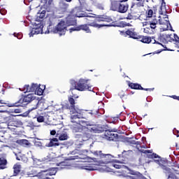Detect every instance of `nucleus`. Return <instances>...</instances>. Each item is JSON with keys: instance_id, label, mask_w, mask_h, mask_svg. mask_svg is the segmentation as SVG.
I'll list each match as a JSON object with an SVG mask.
<instances>
[{"instance_id": "obj_1", "label": "nucleus", "mask_w": 179, "mask_h": 179, "mask_svg": "<svg viewBox=\"0 0 179 179\" xmlns=\"http://www.w3.org/2000/svg\"><path fill=\"white\" fill-rule=\"evenodd\" d=\"M76 16L72 15H68L66 20V22L64 20L60 21L57 26H55V23L57 22V20L52 18L49 21V26L48 27V31L49 33H54L59 34V36H64L65 33H66V24L67 26H76L78 24V22Z\"/></svg>"}, {"instance_id": "obj_2", "label": "nucleus", "mask_w": 179, "mask_h": 179, "mask_svg": "<svg viewBox=\"0 0 179 179\" xmlns=\"http://www.w3.org/2000/svg\"><path fill=\"white\" fill-rule=\"evenodd\" d=\"M76 17H85L84 22L90 26V27H94L95 29H101V27H110L111 24H98L100 22H106V23H111L113 19L106 15H99L92 20V17H94L92 15H89L86 12L77 13L75 14Z\"/></svg>"}, {"instance_id": "obj_3", "label": "nucleus", "mask_w": 179, "mask_h": 179, "mask_svg": "<svg viewBox=\"0 0 179 179\" xmlns=\"http://www.w3.org/2000/svg\"><path fill=\"white\" fill-rule=\"evenodd\" d=\"M91 153L97 157H100V159H99L97 158H92L93 162L96 163L97 166H100L101 164H108V163H120V164H124V159L120 161L118 159H113L114 156L111 155V154H103L101 150L99 151H91Z\"/></svg>"}, {"instance_id": "obj_4", "label": "nucleus", "mask_w": 179, "mask_h": 179, "mask_svg": "<svg viewBox=\"0 0 179 179\" xmlns=\"http://www.w3.org/2000/svg\"><path fill=\"white\" fill-rule=\"evenodd\" d=\"M23 103H25L26 104H29V103H31L29 105L30 108L28 109L27 113H31L33 110H37V107H38V103H40V101L36 99L33 94H29L26 96H22L15 103L8 106V107H19L20 106V104H23Z\"/></svg>"}, {"instance_id": "obj_5", "label": "nucleus", "mask_w": 179, "mask_h": 179, "mask_svg": "<svg viewBox=\"0 0 179 179\" xmlns=\"http://www.w3.org/2000/svg\"><path fill=\"white\" fill-rule=\"evenodd\" d=\"M69 101L71 104L69 105H66L64 106H62V108H66L71 110V113H81L82 111H91V113H105L106 110H104V108L100 107L99 106H95L94 108L90 109V110H81L79 109V108L75 106V99L73 97H69Z\"/></svg>"}, {"instance_id": "obj_6", "label": "nucleus", "mask_w": 179, "mask_h": 179, "mask_svg": "<svg viewBox=\"0 0 179 179\" xmlns=\"http://www.w3.org/2000/svg\"><path fill=\"white\" fill-rule=\"evenodd\" d=\"M129 8L128 0L113 1L111 3L110 9L119 13H127Z\"/></svg>"}, {"instance_id": "obj_7", "label": "nucleus", "mask_w": 179, "mask_h": 179, "mask_svg": "<svg viewBox=\"0 0 179 179\" xmlns=\"http://www.w3.org/2000/svg\"><path fill=\"white\" fill-rule=\"evenodd\" d=\"M15 117H23L24 118H26V117H29V113H23L20 115H9L4 117V121L5 122L8 123V126L19 128L23 125V123L21 121L15 120Z\"/></svg>"}, {"instance_id": "obj_8", "label": "nucleus", "mask_w": 179, "mask_h": 179, "mask_svg": "<svg viewBox=\"0 0 179 179\" xmlns=\"http://www.w3.org/2000/svg\"><path fill=\"white\" fill-rule=\"evenodd\" d=\"M70 85L71 87L70 88V92L73 90H78V92H85L87 87V80L83 78H80L78 81L75 80H70Z\"/></svg>"}, {"instance_id": "obj_9", "label": "nucleus", "mask_w": 179, "mask_h": 179, "mask_svg": "<svg viewBox=\"0 0 179 179\" xmlns=\"http://www.w3.org/2000/svg\"><path fill=\"white\" fill-rule=\"evenodd\" d=\"M56 166L60 167L49 168L48 169L44 171L45 173H47L46 176H55L58 170H64V169H66V167L69 166V164L65 161H61L60 162L57 163Z\"/></svg>"}, {"instance_id": "obj_10", "label": "nucleus", "mask_w": 179, "mask_h": 179, "mask_svg": "<svg viewBox=\"0 0 179 179\" xmlns=\"http://www.w3.org/2000/svg\"><path fill=\"white\" fill-rule=\"evenodd\" d=\"M145 13H146V18L145 19V20H146L145 24H149L150 29H156V26L159 22V21H157V20L155 17H153V10L149 9L145 12Z\"/></svg>"}, {"instance_id": "obj_11", "label": "nucleus", "mask_w": 179, "mask_h": 179, "mask_svg": "<svg viewBox=\"0 0 179 179\" xmlns=\"http://www.w3.org/2000/svg\"><path fill=\"white\" fill-rule=\"evenodd\" d=\"M80 122H82L83 125L89 127H87V129L90 131V132H93L94 134H101V132H104V129L99 124H90L87 121H80Z\"/></svg>"}, {"instance_id": "obj_12", "label": "nucleus", "mask_w": 179, "mask_h": 179, "mask_svg": "<svg viewBox=\"0 0 179 179\" xmlns=\"http://www.w3.org/2000/svg\"><path fill=\"white\" fill-rule=\"evenodd\" d=\"M104 136L107 141H113V142H118L120 141L118 134H115L113 131L105 130Z\"/></svg>"}, {"instance_id": "obj_13", "label": "nucleus", "mask_w": 179, "mask_h": 179, "mask_svg": "<svg viewBox=\"0 0 179 179\" xmlns=\"http://www.w3.org/2000/svg\"><path fill=\"white\" fill-rule=\"evenodd\" d=\"M174 35L173 34H162L159 36V40L161 43L164 44H167V43H173L174 41Z\"/></svg>"}, {"instance_id": "obj_14", "label": "nucleus", "mask_w": 179, "mask_h": 179, "mask_svg": "<svg viewBox=\"0 0 179 179\" xmlns=\"http://www.w3.org/2000/svg\"><path fill=\"white\" fill-rule=\"evenodd\" d=\"M159 167H160V169L164 170V173H165L166 174H167V173H169V175L168 176V179H178L177 176H176V173H173V171L171 170V169H170V168L167 167L166 166L163 165L162 164H159Z\"/></svg>"}, {"instance_id": "obj_15", "label": "nucleus", "mask_w": 179, "mask_h": 179, "mask_svg": "<svg viewBox=\"0 0 179 179\" xmlns=\"http://www.w3.org/2000/svg\"><path fill=\"white\" fill-rule=\"evenodd\" d=\"M128 86L130 89H134V90H145V92H152L155 88H143L141 84L134 83L129 81Z\"/></svg>"}, {"instance_id": "obj_16", "label": "nucleus", "mask_w": 179, "mask_h": 179, "mask_svg": "<svg viewBox=\"0 0 179 179\" xmlns=\"http://www.w3.org/2000/svg\"><path fill=\"white\" fill-rule=\"evenodd\" d=\"M59 141L57 138H50V143L48 144H45L46 148H52L54 146H59V145H63L64 146H68V143L64 142L63 143H61L58 142Z\"/></svg>"}, {"instance_id": "obj_17", "label": "nucleus", "mask_w": 179, "mask_h": 179, "mask_svg": "<svg viewBox=\"0 0 179 179\" xmlns=\"http://www.w3.org/2000/svg\"><path fill=\"white\" fill-rule=\"evenodd\" d=\"M131 13H129L126 19L127 20H134L135 19H138V17L139 19H141V13H136L138 12V10L132 8V6H131Z\"/></svg>"}, {"instance_id": "obj_18", "label": "nucleus", "mask_w": 179, "mask_h": 179, "mask_svg": "<svg viewBox=\"0 0 179 179\" xmlns=\"http://www.w3.org/2000/svg\"><path fill=\"white\" fill-rule=\"evenodd\" d=\"M85 128H86L85 124H83L82 123H77V124H73L71 126V129L74 134L83 132Z\"/></svg>"}, {"instance_id": "obj_19", "label": "nucleus", "mask_w": 179, "mask_h": 179, "mask_svg": "<svg viewBox=\"0 0 179 179\" xmlns=\"http://www.w3.org/2000/svg\"><path fill=\"white\" fill-rule=\"evenodd\" d=\"M75 138L78 139L79 142H86V141H89L92 138V134L90 133L76 134Z\"/></svg>"}, {"instance_id": "obj_20", "label": "nucleus", "mask_w": 179, "mask_h": 179, "mask_svg": "<svg viewBox=\"0 0 179 179\" xmlns=\"http://www.w3.org/2000/svg\"><path fill=\"white\" fill-rule=\"evenodd\" d=\"M82 118H83V114L80 113H77L76 115H71V122H76V124H82L80 121H85Z\"/></svg>"}, {"instance_id": "obj_21", "label": "nucleus", "mask_w": 179, "mask_h": 179, "mask_svg": "<svg viewBox=\"0 0 179 179\" xmlns=\"http://www.w3.org/2000/svg\"><path fill=\"white\" fill-rule=\"evenodd\" d=\"M40 33H43V25L41 24H40L38 27L32 28L31 32L29 33V37L34 36V34H40Z\"/></svg>"}, {"instance_id": "obj_22", "label": "nucleus", "mask_w": 179, "mask_h": 179, "mask_svg": "<svg viewBox=\"0 0 179 179\" xmlns=\"http://www.w3.org/2000/svg\"><path fill=\"white\" fill-rule=\"evenodd\" d=\"M125 33L127 36H129L130 38H134V40H139L141 38V36L138 35V33L134 31L128 29Z\"/></svg>"}, {"instance_id": "obj_23", "label": "nucleus", "mask_w": 179, "mask_h": 179, "mask_svg": "<svg viewBox=\"0 0 179 179\" xmlns=\"http://www.w3.org/2000/svg\"><path fill=\"white\" fill-rule=\"evenodd\" d=\"M89 27H90V25L87 24H80L78 26V30H79V31L83 30V31H85V33H92V30H90Z\"/></svg>"}, {"instance_id": "obj_24", "label": "nucleus", "mask_w": 179, "mask_h": 179, "mask_svg": "<svg viewBox=\"0 0 179 179\" xmlns=\"http://www.w3.org/2000/svg\"><path fill=\"white\" fill-rule=\"evenodd\" d=\"M5 157H6V155H4L3 157H0V170H4V169H6L8 160H6Z\"/></svg>"}, {"instance_id": "obj_25", "label": "nucleus", "mask_w": 179, "mask_h": 179, "mask_svg": "<svg viewBox=\"0 0 179 179\" xmlns=\"http://www.w3.org/2000/svg\"><path fill=\"white\" fill-rule=\"evenodd\" d=\"M147 157L148 159H155L154 162H155V163H157L159 164V166H160V156L157 155V154L156 153H152V154H148L147 155Z\"/></svg>"}, {"instance_id": "obj_26", "label": "nucleus", "mask_w": 179, "mask_h": 179, "mask_svg": "<svg viewBox=\"0 0 179 179\" xmlns=\"http://www.w3.org/2000/svg\"><path fill=\"white\" fill-rule=\"evenodd\" d=\"M158 22L159 24H164L166 26V29H169V24H170V21H169V15H165V17L160 18Z\"/></svg>"}, {"instance_id": "obj_27", "label": "nucleus", "mask_w": 179, "mask_h": 179, "mask_svg": "<svg viewBox=\"0 0 179 179\" xmlns=\"http://www.w3.org/2000/svg\"><path fill=\"white\" fill-rule=\"evenodd\" d=\"M13 176L14 177H16V176L19 175V173H20V170H22V165H20V164H15L13 166Z\"/></svg>"}, {"instance_id": "obj_28", "label": "nucleus", "mask_w": 179, "mask_h": 179, "mask_svg": "<svg viewBox=\"0 0 179 179\" xmlns=\"http://www.w3.org/2000/svg\"><path fill=\"white\" fill-rule=\"evenodd\" d=\"M138 41H141V43H144L145 44H149L150 43V41H152V37L140 36Z\"/></svg>"}, {"instance_id": "obj_29", "label": "nucleus", "mask_w": 179, "mask_h": 179, "mask_svg": "<svg viewBox=\"0 0 179 179\" xmlns=\"http://www.w3.org/2000/svg\"><path fill=\"white\" fill-rule=\"evenodd\" d=\"M56 138H59V141H68V139H69V136H68L67 132H64L62 133L59 136L57 134Z\"/></svg>"}, {"instance_id": "obj_30", "label": "nucleus", "mask_w": 179, "mask_h": 179, "mask_svg": "<svg viewBox=\"0 0 179 179\" xmlns=\"http://www.w3.org/2000/svg\"><path fill=\"white\" fill-rule=\"evenodd\" d=\"M167 12V8H166V1L164 0H162V4L159 8L160 15H163Z\"/></svg>"}, {"instance_id": "obj_31", "label": "nucleus", "mask_w": 179, "mask_h": 179, "mask_svg": "<svg viewBox=\"0 0 179 179\" xmlns=\"http://www.w3.org/2000/svg\"><path fill=\"white\" fill-rule=\"evenodd\" d=\"M113 167H115V169H126L127 170H129V174H131V171H134V170H131L128 166L124 165V164H113Z\"/></svg>"}, {"instance_id": "obj_32", "label": "nucleus", "mask_w": 179, "mask_h": 179, "mask_svg": "<svg viewBox=\"0 0 179 179\" xmlns=\"http://www.w3.org/2000/svg\"><path fill=\"white\" fill-rule=\"evenodd\" d=\"M44 110H49L47 113H55L57 111H59V108H57V106H48L47 108H44Z\"/></svg>"}, {"instance_id": "obj_33", "label": "nucleus", "mask_w": 179, "mask_h": 179, "mask_svg": "<svg viewBox=\"0 0 179 179\" xmlns=\"http://www.w3.org/2000/svg\"><path fill=\"white\" fill-rule=\"evenodd\" d=\"M83 170H87V171H94L96 168L90 165H85L82 166Z\"/></svg>"}, {"instance_id": "obj_34", "label": "nucleus", "mask_w": 179, "mask_h": 179, "mask_svg": "<svg viewBox=\"0 0 179 179\" xmlns=\"http://www.w3.org/2000/svg\"><path fill=\"white\" fill-rule=\"evenodd\" d=\"M34 145L36 148H40V149H45V148H47L45 145H43V143H41V141H34Z\"/></svg>"}, {"instance_id": "obj_35", "label": "nucleus", "mask_w": 179, "mask_h": 179, "mask_svg": "<svg viewBox=\"0 0 179 179\" xmlns=\"http://www.w3.org/2000/svg\"><path fill=\"white\" fill-rule=\"evenodd\" d=\"M68 8H69V4L66 3H62L60 9L62 12H66L68 10Z\"/></svg>"}, {"instance_id": "obj_36", "label": "nucleus", "mask_w": 179, "mask_h": 179, "mask_svg": "<svg viewBox=\"0 0 179 179\" xmlns=\"http://www.w3.org/2000/svg\"><path fill=\"white\" fill-rule=\"evenodd\" d=\"M31 85H24V93H30V92H31Z\"/></svg>"}, {"instance_id": "obj_37", "label": "nucleus", "mask_w": 179, "mask_h": 179, "mask_svg": "<svg viewBox=\"0 0 179 179\" xmlns=\"http://www.w3.org/2000/svg\"><path fill=\"white\" fill-rule=\"evenodd\" d=\"M37 89H38V85H37V84L32 83L30 90L31 91V93H34V92H36Z\"/></svg>"}, {"instance_id": "obj_38", "label": "nucleus", "mask_w": 179, "mask_h": 179, "mask_svg": "<svg viewBox=\"0 0 179 179\" xmlns=\"http://www.w3.org/2000/svg\"><path fill=\"white\" fill-rule=\"evenodd\" d=\"M35 93H36L38 96H42L43 93H44V90L38 87V89H36V90L35 91Z\"/></svg>"}, {"instance_id": "obj_39", "label": "nucleus", "mask_w": 179, "mask_h": 179, "mask_svg": "<svg viewBox=\"0 0 179 179\" xmlns=\"http://www.w3.org/2000/svg\"><path fill=\"white\" fill-rule=\"evenodd\" d=\"M0 113H21L20 109L15 108L12 111L9 110H0Z\"/></svg>"}, {"instance_id": "obj_40", "label": "nucleus", "mask_w": 179, "mask_h": 179, "mask_svg": "<svg viewBox=\"0 0 179 179\" xmlns=\"http://www.w3.org/2000/svg\"><path fill=\"white\" fill-rule=\"evenodd\" d=\"M20 143H21V145H25L26 146H29V145H30L29 140H26V139L20 140Z\"/></svg>"}, {"instance_id": "obj_41", "label": "nucleus", "mask_w": 179, "mask_h": 179, "mask_svg": "<svg viewBox=\"0 0 179 179\" xmlns=\"http://www.w3.org/2000/svg\"><path fill=\"white\" fill-rule=\"evenodd\" d=\"M38 162H50L51 161V158H50V157L47 156V157H45L43 158H41V159H38Z\"/></svg>"}, {"instance_id": "obj_42", "label": "nucleus", "mask_w": 179, "mask_h": 179, "mask_svg": "<svg viewBox=\"0 0 179 179\" xmlns=\"http://www.w3.org/2000/svg\"><path fill=\"white\" fill-rule=\"evenodd\" d=\"M45 10H42L41 13L38 14V17H39V19H44V17H45Z\"/></svg>"}, {"instance_id": "obj_43", "label": "nucleus", "mask_w": 179, "mask_h": 179, "mask_svg": "<svg viewBox=\"0 0 179 179\" xmlns=\"http://www.w3.org/2000/svg\"><path fill=\"white\" fill-rule=\"evenodd\" d=\"M131 24L129 23H127L125 22H123V21H121L120 22V27H127V26H130Z\"/></svg>"}, {"instance_id": "obj_44", "label": "nucleus", "mask_w": 179, "mask_h": 179, "mask_svg": "<svg viewBox=\"0 0 179 179\" xmlns=\"http://www.w3.org/2000/svg\"><path fill=\"white\" fill-rule=\"evenodd\" d=\"M128 152H131V150H127H127H124L122 152V154L117 155L118 159H121V157L124 158V155H125V153H128Z\"/></svg>"}, {"instance_id": "obj_45", "label": "nucleus", "mask_w": 179, "mask_h": 179, "mask_svg": "<svg viewBox=\"0 0 179 179\" xmlns=\"http://www.w3.org/2000/svg\"><path fill=\"white\" fill-rule=\"evenodd\" d=\"M36 120L38 122H44L45 121L44 116H38Z\"/></svg>"}, {"instance_id": "obj_46", "label": "nucleus", "mask_w": 179, "mask_h": 179, "mask_svg": "<svg viewBox=\"0 0 179 179\" xmlns=\"http://www.w3.org/2000/svg\"><path fill=\"white\" fill-rule=\"evenodd\" d=\"M129 143H130L131 145H141V143L139 141H136L135 140L129 141Z\"/></svg>"}, {"instance_id": "obj_47", "label": "nucleus", "mask_w": 179, "mask_h": 179, "mask_svg": "<svg viewBox=\"0 0 179 179\" xmlns=\"http://www.w3.org/2000/svg\"><path fill=\"white\" fill-rule=\"evenodd\" d=\"M96 8H97V9H100V10H104V6H103V4H101V3H98L96 5Z\"/></svg>"}, {"instance_id": "obj_48", "label": "nucleus", "mask_w": 179, "mask_h": 179, "mask_svg": "<svg viewBox=\"0 0 179 179\" xmlns=\"http://www.w3.org/2000/svg\"><path fill=\"white\" fill-rule=\"evenodd\" d=\"M150 43H152V44H159L160 45H162V43L156 41V39H155V38H151V41Z\"/></svg>"}, {"instance_id": "obj_49", "label": "nucleus", "mask_w": 179, "mask_h": 179, "mask_svg": "<svg viewBox=\"0 0 179 179\" xmlns=\"http://www.w3.org/2000/svg\"><path fill=\"white\" fill-rule=\"evenodd\" d=\"M173 39H174V41H176V43H179V37H178V35L174 34H173Z\"/></svg>"}, {"instance_id": "obj_50", "label": "nucleus", "mask_w": 179, "mask_h": 179, "mask_svg": "<svg viewBox=\"0 0 179 179\" xmlns=\"http://www.w3.org/2000/svg\"><path fill=\"white\" fill-rule=\"evenodd\" d=\"M70 31L71 33H72V31H79V29H78V27H72L70 29Z\"/></svg>"}, {"instance_id": "obj_51", "label": "nucleus", "mask_w": 179, "mask_h": 179, "mask_svg": "<svg viewBox=\"0 0 179 179\" xmlns=\"http://www.w3.org/2000/svg\"><path fill=\"white\" fill-rule=\"evenodd\" d=\"M28 127H29L30 128H34V127H36V126L34 125V122H29L28 123Z\"/></svg>"}, {"instance_id": "obj_52", "label": "nucleus", "mask_w": 179, "mask_h": 179, "mask_svg": "<svg viewBox=\"0 0 179 179\" xmlns=\"http://www.w3.org/2000/svg\"><path fill=\"white\" fill-rule=\"evenodd\" d=\"M86 90H89V92H93V87L87 84Z\"/></svg>"}, {"instance_id": "obj_53", "label": "nucleus", "mask_w": 179, "mask_h": 179, "mask_svg": "<svg viewBox=\"0 0 179 179\" xmlns=\"http://www.w3.org/2000/svg\"><path fill=\"white\" fill-rule=\"evenodd\" d=\"M14 36H15V37H17V38H18L19 40H20V38H22V34H14Z\"/></svg>"}, {"instance_id": "obj_54", "label": "nucleus", "mask_w": 179, "mask_h": 179, "mask_svg": "<svg viewBox=\"0 0 179 179\" xmlns=\"http://www.w3.org/2000/svg\"><path fill=\"white\" fill-rule=\"evenodd\" d=\"M31 159H32L33 162H35L36 163H37V162H38V160L40 159H37V158L34 157V156H32Z\"/></svg>"}, {"instance_id": "obj_55", "label": "nucleus", "mask_w": 179, "mask_h": 179, "mask_svg": "<svg viewBox=\"0 0 179 179\" xmlns=\"http://www.w3.org/2000/svg\"><path fill=\"white\" fill-rule=\"evenodd\" d=\"M78 157H79V156H73V157H70V160H76V159H78Z\"/></svg>"}, {"instance_id": "obj_56", "label": "nucleus", "mask_w": 179, "mask_h": 179, "mask_svg": "<svg viewBox=\"0 0 179 179\" xmlns=\"http://www.w3.org/2000/svg\"><path fill=\"white\" fill-rule=\"evenodd\" d=\"M118 121V117H113L112 122L113 124H115V122H117Z\"/></svg>"}, {"instance_id": "obj_57", "label": "nucleus", "mask_w": 179, "mask_h": 179, "mask_svg": "<svg viewBox=\"0 0 179 179\" xmlns=\"http://www.w3.org/2000/svg\"><path fill=\"white\" fill-rule=\"evenodd\" d=\"M57 134V131L55 130L50 131V135L54 136Z\"/></svg>"}, {"instance_id": "obj_58", "label": "nucleus", "mask_w": 179, "mask_h": 179, "mask_svg": "<svg viewBox=\"0 0 179 179\" xmlns=\"http://www.w3.org/2000/svg\"><path fill=\"white\" fill-rule=\"evenodd\" d=\"M143 153H145V155H148V153H152V152L150 151V150H146L143 152Z\"/></svg>"}, {"instance_id": "obj_59", "label": "nucleus", "mask_w": 179, "mask_h": 179, "mask_svg": "<svg viewBox=\"0 0 179 179\" xmlns=\"http://www.w3.org/2000/svg\"><path fill=\"white\" fill-rule=\"evenodd\" d=\"M173 171H175V174H176L177 176H179V171L178 170H176L174 169H173Z\"/></svg>"}, {"instance_id": "obj_60", "label": "nucleus", "mask_w": 179, "mask_h": 179, "mask_svg": "<svg viewBox=\"0 0 179 179\" xmlns=\"http://www.w3.org/2000/svg\"><path fill=\"white\" fill-rule=\"evenodd\" d=\"M93 145H94V143L90 145V152H93V150H92V148H93Z\"/></svg>"}, {"instance_id": "obj_61", "label": "nucleus", "mask_w": 179, "mask_h": 179, "mask_svg": "<svg viewBox=\"0 0 179 179\" xmlns=\"http://www.w3.org/2000/svg\"><path fill=\"white\" fill-rule=\"evenodd\" d=\"M174 131L176 132V134H179V131L177 130V129H176V128L173 129V132Z\"/></svg>"}, {"instance_id": "obj_62", "label": "nucleus", "mask_w": 179, "mask_h": 179, "mask_svg": "<svg viewBox=\"0 0 179 179\" xmlns=\"http://www.w3.org/2000/svg\"><path fill=\"white\" fill-rule=\"evenodd\" d=\"M0 104H5L4 101L2 99H0Z\"/></svg>"}, {"instance_id": "obj_63", "label": "nucleus", "mask_w": 179, "mask_h": 179, "mask_svg": "<svg viewBox=\"0 0 179 179\" xmlns=\"http://www.w3.org/2000/svg\"><path fill=\"white\" fill-rule=\"evenodd\" d=\"M173 99H176L178 100V101H179V96H173Z\"/></svg>"}, {"instance_id": "obj_64", "label": "nucleus", "mask_w": 179, "mask_h": 179, "mask_svg": "<svg viewBox=\"0 0 179 179\" xmlns=\"http://www.w3.org/2000/svg\"><path fill=\"white\" fill-rule=\"evenodd\" d=\"M176 45L177 48H179V43H177L176 44Z\"/></svg>"}]
</instances>
